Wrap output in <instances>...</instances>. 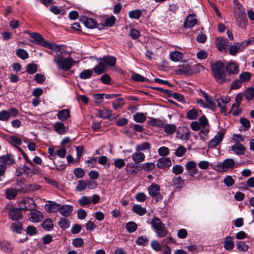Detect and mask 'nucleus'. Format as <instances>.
<instances>
[{"mask_svg":"<svg viewBox=\"0 0 254 254\" xmlns=\"http://www.w3.org/2000/svg\"><path fill=\"white\" fill-rule=\"evenodd\" d=\"M54 62L55 63L59 69L69 70L72 66L76 63V62L70 57L64 58L63 56L61 57H55Z\"/></svg>","mask_w":254,"mask_h":254,"instance_id":"nucleus-2","label":"nucleus"},{"mask_svg":"<svg viewBox=\"0 0 254 254\" xmlns=\"http://www.w3.org/2000/svg\"><path fill=\"white\" fill-rule=\"evenodd\" d=\"M169 57L171 61L177 62L180 61L182 59L183 54L179 51H175L170 53Z\"/></svg>","mask_w":254,"mask_h":254,"instance_id":"nucleus-31","label":"nucleus"},{"mask_svg":"<svg viewBox=\"0 0 254 254\" xmlns=\"http://www.w3.org/2000/svg\"><path fill=\"white\" fill-rule=\"evenodd\" d=\"M243 49L244 48L241 43H235L230 47L229 51L230 55L235 56L238 53L243 51Z\"/></svg>","mask_w":254,"mask_h":254,"instance_id":"nucleus-25","label":"nucleus"},{"mask_svg":"<svg viewBox=\"0 0 254 254\" xmlns=\"http://www.w3.org/2000/svg\"><path fill=\"white\" fill-rule=\"evenodd\" d=\"M225 131L221 130L218 131L215 137L212 139L209 142V146L211 147H214L221 142L225 135Z\"/></svg>","mask_w":254,"mask_h":254,"instance_id":"nucleus-9","label":"nucleus"},{"mask_svg":"<svg viewBox=\"0 0 254 254\" xmlns=\"http://www.w3.org/2000/svg\"><path fill=\"white\" fill-rule=\"evenodd\" d=\"M172 183L173 185H178L180 187L184 186L185 180L182 179L181 177H174L172 178Z\"/></svg>","mask_w":254,"mask_h":254,"instance_id":"nucleus-53","label":"nucleus"},{"mask_svg":"<svg viewBox=\"0 0 254 254\" xmlns=\"http://www.w3.org/2000/svg\"><path fill=\"white\" fill-rule=\"evenodd\" d=\"M28 216L29 220L34 223L41 221L44 218L42 213L36 209L32 210Z\"/></svg>","mask_w":254,"mask_h":254,"instance_id":"nucleus-8","label":"nucleus"},{"mask_svg":"<svg viewBox=\"0 0 254 254\" xmlns=\"http://www.w3.org/2000/svg\"><path fill=\"white\" fill-rule=\"evenodd\" d=\"M132 211L135 213L142 216L146 213V210L139 205H134L132 207Z\"/></svg>","mask_w":254,"mask_h":254,"instance_id":"nucleus-33","label":"nucleus"},{"mask_svg":"<svg viewBox=\"0 0 254 254\" xmlns=\"http://www.w3.org/2000/svg\"><path fill=\"white\" fill-rule=\"evenodd\" d=\"M74 175L78 178H82L85 175V172L83 169L77 168L74 170Z\"/></svg>","mask_w":254,"mask_h":254,"instance_id":"nucleus-58","label":"nucleus"},{"mask_svg":"<svg viewBox=\"0 0 254 254\" xmlns=\"http://www.w3.org/2000/svg\"><path fill=\"white\" fill-rule=\"evenodd\" d=\"M155 167V165L154 163L148 162L143 164L142 168L145 171H149L154 169Z\"/></svg>","mask_w":254,"mask_h":254,"instance_id":"nucleus-60","label":"nucleus"},{"mask_svg":"<svg viewBox=\"0 0 254 254\" xmlns=\"http://www.w3.org/2000/svg\"><path fill=\"white\" fill-rule=\"evenodd\" d=\"M80 21L89 28H94L97 26L96 21L92 18L82 16L80 17Z\"/></svg>","mask_w":254,"mask_h":254,"instance_id":"nucleus-18","label":"nucleus"},{"mask_svg":"<svg viewBox=\"0 0 254 254\" xmlns=\"http://www.w3.org/2000/svg\"><path fill=\"white\" fill-rule=\"evenodd\" d=\"M116 18L114 16H112L105 20L104 25L107 26L111 27L114 24Z\"/></svg>","mask_w":254,"mask_h":254,"instance_id":"nucleus-63","label":"nucleus"},{"mask_svg":"<svg viewBox=\"0 0 254 254\" xmlns=\"http://www.w3.org/2000/svg\"><path fill=\"white\" fill-rule=\"evenodd\" d=\"M145 158V156L144 154L138 151H136L135 152L132 154V159L136 164L144 161Z\"/></svg>","mask_w":254,"mask_h":254,"instance_id":"nucleus-27","label":"nucleus"},{"mask_svg":"<svg viewBox=\"0 0 254 254\" xmlns=\"http://www.w3.org/2000/svg\"><path fill=\"white\" fill-rule=\"evenodd\" d=\"M151 223L158 237L162 238L167 236L168 231L165 228L164 224L159 218H154L152 220Z\"/></svg>","mask_w":254,"mask_h":254,"instance_id":"nucleus-3","label":"nucleus"},{"mask_svg":"<svg viewBox=\"0 0 254 254\" xmlns=\"http://www.w3.org/2000/svg\"><path fill=\"white\" fill-rule=\"evenodd\" d=\"M46 48L54 51L59 56L61 57L62 56L63 52L62 49V45H57L52 43L48 42Z\"/></svg>","mask_w":254,"mask_h":254,"instance_id":"nucleus-23","label":"nucleus"},{"mask_svg":"<svg viewBox=\"0 0 254 254\" xmlns=\"http://www.w3.org/2000/svg\"><path fill=\"white\" fill-rule=\"evenodd\" d=\"M17 56L22 60H25L29 57L28 53L24 49H18L16 53Z\"/></svg>","mask_w":254,"mask_h":254,"instance_id":"nucleus-47","label":"nucleus"},{"mask_svg":"<svg viewBox=\"0 0 254 254\" xmlns=\"http://www.w3.org/2000/svg\"><path fill=\"white\" fill-rule=\"evenodd\" d=\"M232 139L235 143H240V142H243L245 140V137L240 134H234Z\"/></svg>","mask_w":254,"mask_h":254,"instance_id":"nucleus-62","label":"nucleus"},{"mask_svg":"<svg viewBox=\"0 0 254 254\" xmlns=\"http://www.w3.org/2000/svg\"><path fill=\"white\" fill-rule=\"evenodd\" d=\"M126 227L128 232L132 233L137 229V226L135 222L130 221L126 224Z\"/></svg>","mask_w":254,"mask_h":254,"instance_id":"nucleus-51","label":"nucleus"},{"mask_svg":"<svg viewBox=\"0 0 254 254\" xmlns=\"http://www.w3.org/2000/svg\"><path fill=\"white\" fill-rule=\"evenodd\" d=\"M197 21V20L195 18V16L190 14L187 17L184 24V26L185 28H191L196 24Z\"/></svg>","mask_w":254,"mask_h":254,"instance_id":"nucleus-17","label":"nucleus"},{"mask_svg":"<svg viewBox=\"0 0 254 254\" xmlns=\"http://www.w3.org/2000/svg\"><path fill=\"white\" fill-rule=\"evenodd\" d=\"M0 248L2 250L7 253L10 252L12 250L11 245L6 241L2 242L0 243Z\"/></svg>","mask_w":254,"mask_h":254,"instance_id":"nucleus-52","label":"nucleus"},{"mask_svg":"<svg viewBox=\"0 0 254 254\" xmlns=\"http://www.w3.org/2000/svg\"><path fill=\"white\" fill-rule=\"evenodd\" d=\"M231 150L238 155H243L245 153L246 148L241 143H235L231 146Z\"/></svg>","mask_w":254,"mask_h":254,"instance_id":"nucleus-20","label":"nucleus"},{"mask_svg":"<svg viewBox=\"0 0 254 254\" xmlns=\"http://www.w3.org/2000/svg\"><path fill=\"white\" fill-rule=\"evenodd\" d=\"M251 74L247 71H244L239 75V79L242 82H246L251 79Z\"/></svg>","mask_w":254,"mask_h":254,"instance_id":"nucleus-40","label":"nucleus"},{"mask_svg":"<svg viewBox=\"0 0 254 254\" xmlns=\"http://www.w3.org/2000/svg\"><path fill=\"white\" fill-rule=\"evenodd\" d=\"M9 216L12 220L17 221L22 218V214L20 209L12 208L9 212Z\"/></svg>","mask_w":254,"mask_h":254,"instance_id":"nucleus-21","label":"nucleus"},{"mask_svg":"<svg viewBox=\"0 0 254 254\" xmlns=\"http://www.w3.org/2000/svg\"><path fill=\"white\" fill-rule=\"evenodd\" d=\"M43 228L47 231H50L53 228V223L52 219H46L42 223Z\"/></svg>","mask_w":254,"mask_h":254,"instance_id":"nucleus-38","label":"nucleus"},{"mask_svg":"<svg viewBox=\"0 0 254 254\" xmlns=\"http://www.w3.org/2000/svg\"><path fill=\"white\" fill-rule=\"evenodd\" d=\"M37 71V65L34 63H32L27 65L26 71L29 74H34Z\"/></svg>","mask_w":254,"mask_h":254,"instance_id":"nucleus-50","label":"nucleus"},{"mask_svg":"<svg viewBox=\"0 0 254 254\" xmlns=\"http://www.w3.org/2000/svg\"><path fill=\"white\" fill-rule=\"evenodd\" d=\"M235 244L233 238L231 236H227L224 241V248L228 250L231 251L234 248Z\"/></svg>","mask_w":254,"mask_h":254,"instance_id":"nucleus-26","label":"nucleus"},{"mask_svg":"<svg viewBox=\"0 0 254 254\" xmlns=\"http://www.w3.org/2000/svg\"><path fill=\"white\" fill-rule=\"evenodd\" d=\"M234 160L231 158L225 159L222 162L215 166V169L220 172H227L235 167Z\"/></svg>","mask_w":254,"mask_h":254,"instance_id":"nucleus-4","label":"nucleus"},{"mask_svg":"<svg viewBox=\"0 0 254 254\" xmlns=\"http://www.w3.org/2000/svg\"><path fill=\"white\" fill-rule=\"evenodd\" d=\"M235 17L236 19L243 18L246 17L245 9L241 4L237 0L233 1Z\"/></svg>","mask_w":254,"mask_h":254,"instance_id":"nucleus-6","label":"nucleus"},{"mask_svg":"<svg viewBox=\"0 0 254 254\" xmlns=\"http://www.w3.org/2000/svg\"><path fill=\"white\" fill-rule=\"evenodd\" d=\"M171 165V161L169 158H161L157 163V166L160 169H166Z\"/></svg>","mask_w":254,"mask_h":254,"instance_id":"nucleus-22","label":"nucleus"},{"mask_svg":"<svg viewBox=\"0 0 254 254\" xmlns=\"http://www.w3.org/2000/svg\"><path fill=\"white\" fill-rule=\"evenodd\" d=\"M98 60L101 62L104 61L105 64L110 66H114L116 62V59L115 57L109 56H104L102 59H98Z\"/></svg>","mask_w":254,"mask_h":254,"instance_id":"nucleus-29","label":"nucleus"},{"mask_svg":"<svg viewBox=\"0 0 254 254\" xmlns=\"http://www.w3.org/2000/svg\"><path fill=\"white\" fill-rule=\"evenodd\" d=\"M224 66V64L220 61H216L211 64L212 74L217 82L220 84L230 81V79L226 78V73Z\"/></svg>","mask_w":254,"mask_h":254,"instance_id":"nucleus-1","label":"nucleus"},{"mask_svg":"<svg viewBox=\"0 0 254 254\" xmlns=\"http://www.w3.org/2000/svg\"><path fill=\"white\" fill-rule=\"evenodd\" d=\"M185 168L188 171L189 175L194 177L197 173L196 164L193 161H189L185 165Z\"/></svg>","mask_w":254,"mask_h":254,"instance_id":"nucleus-11","label":"nucleus"},{"mask_svg":"<svg viewBox=\"0 0 254 254\" xmlns=\"http://www.w3.org/2000/svg\"><path fill=\"white\" fill-rule=\"evenodd\" d=\"M78 202L81 206L87 205L91 203V199L90 197L83 196L78 200Z\"/></svg>","mask_w":254,"mask_h":254,"instance_id":"nucleus-44","label":"nucleus"},{"mask_svg":"<svg viewBox=\"0 0 254 254\" xmlns=\"http://www.w3.org/2000/svg\"><path fill=\"white\" fill-rule=\"evenodd\" d=\"M158 154L161 156H166L169 153V149L168 147L162 146L158 149Z\"/></svg>","mask_w":254,"mask_h":254,"instance_id":"nucleus-59","label":"nucleus"},{"mask_svg":"<svg viewBox=\"0 0 254 254\" xmlns=\"http://www.w3.org/2000/svg\"><path fill=\"white\" fill-rule=\"evenodd\" d=\"M73 206L70 205H61L59 209L60 213L64 217H68L72 214Z\"/></svg>","mask_w":254,"mask_h":254,"instance_id":"nucleus-14","label":"nucleus"},{"mask_svg":"<svg viewBox=\"0 0 254 254\" xmlns=\"http://www.w3.org/2000/svg\"><path fill=\"white\" fill-rule=\"evenodd\" d=\"M198 115V111L195 109H192L187 112L186 117L189 120H193L196 119Z\"/></svg>","mask_w":254,"mask_h":254,"instance_id":"nucleus-34","label":"nucleus"},{"mask_svg":"<svg viewBox=\"0 0 254 254\" xmlns=\"http://www.w3.org/2000/svg\"><path fill=\"white\" fill-rule=\"evenodd\" d=\"M61 205L55 202L50 201L45 205V210L49 212H54L59 211Z\"/></svg>","mask_w":254,"mask_h":254,"instance_id":"nucleus-24","label":"nucleus"},{"mask_svg":"<svg viewBox=\"0 0 254 254\" xmlns=\"http://www.w3.org/2000/svg\"><path fill=\"white\" fill-rule=\"evenodd\" d=\"M142 15V12L140 9H135L129 11V17L132 19H138Z\"/></svg>","mask_w":254,"mask_h":254,"instance_id":"nucleus-41","label":"nucleus"},{"mask_svg":"<svg viewBox=\"0 0 254 254\" xmlns=\"http://www.w3.org/2000/svg\"><path fill=\"white\" fill-rule=\"evenodd\" d=\"M237 247L239 250L243 252H246L249 249L248 245L242 241L239 242L237 244Z\"/></svg>","mask_w":254,"mask_h":254,"instance_id":"nucleus-57","label":"nucleus"},{"mask_svg":"<svg viewBox=\"0 0 254 254\" xmlns=\"http://www.w3.org/2000/svg\"><path fill=\"white\" fill-rule=\"evenodd\" d=\"M224 184L228 187L233 186L235 183L234 179L230 176H228L224 179Z\"/></svg>","mask_w":254,"mask_h":254,"instance_id":"nucleus-64","label":"nucleus"},{"mask_svg":"<svg viewBox=\"0 0 254 254\" xmlns=\"http://www.w3.org/2000/svg\"><path fill=\"white\" fill-rule=\"evenodd\" d=\"M112 115V112L110 110L104 109L98 111V116L100 118L106 119L109 118Z\"/></svg>","mask_w":254,"mask_h":254,"instance_id":"nucleus-39","label":"nucleus"},{"mask_svg":"<svg viewBox=\"0 0 254 254\" xmlns=\"http://www.w3.org/2000/svg\"><path fill=\"white\" fill-rule=\"evenodd\" d=\"M58 225L63 230H65L69 227L70 223L67 219L62 218L58 222Z\"/></svg>","mask_w":254,"mask_h":254,"instance_id":"nucleus-36","label":"nucleus"},{"mask_svg":"<svg viewBox=\"0 0 254 254\" xmlns=\"http://www.w3.org/2000/svg\"><path fill=\"white\" fill-rule=\"evenodd\" d=\"M106 65L103 62L100 61L99 64L96 65L93 69L95 73L97 74H101L106 71Z\"/></svg>","mask_w":254,"mask_h":254,"instance_id":"nucleus-30","label":"nucleus"},{"mask_svg":"<svg viewBox=\"0 0 254 254\" xmlns=\"http://www.w3.org/2000/svg\"><path fill=\"white\" fill-rule=\"evenodd\" d=\"M133 120L137 123H143L146 120V117L142 113H138L133 115Z\"/></svg>","mask_w":254,"mask_h":254,"instance_id":"nucleus-43","label":"nucleus"},{"mask_svg":"<svg viewBox=\"0 0 254 254\" xmlns=\"http://www.w3.org/2000/svg\"><path fill=\"white\" fill-rule=\"evenodd\" d=\"M131 78L133 80L138 82H146L149 80L139 74L133 72L131 75Z\"/></svg>","mask_w":254,"mask_h":254,"instance_id":"nucleus-42","label":"nucleus"},{"mask_svg":"<svg viewBox=\"0 0 254 254\" xmlns=\"http://www.w3.org/2000/svg\"><path fill=\"white\" fill-rule=\"evenodd\" d=\"M184 168L180 165H176L172 167V172L176 175H179L183 173Z\"/></svg>","mask_w":254,"mask_h":254,"instance_id":"nucleus-54","label":"nucleus"},{"mask_svg":"<svg viewBox=\"0 0 254 254\" xmlns=\"http://www.w3.org/2000/svg\"><path fill=\"white\" fill-rule=\"evenodd\" d=\"M151 148L150 144L148 142H144L135 146V150L139 152L145 150H149Z\"/></svg>","mask_w":254,"mask_h":254,"instance_id":"nucleus-32","label":"nucleus"},{"mask_svg":"<svg viewBox=\"0 0 254 254\" xmlns=\"http://www.w3.org/2000/svg\"><path fill=\"white\" fill-rule=\"evenodd\" d=\"M215 43L218 49L220 51H223L226 49L228 41L223 37H219L216 39Z\"/></svg>","mask_w":254,"mask_h":254,"instance_id":"nucleus-16","label":"nucleus"},{"mask_svg":"<svg viewBox=\"0 0 254 254\" xmlns=\"http://www.w3.org/2000/svg\"><path fill=\"white\" fill-rule=\"evenodd\" d=\"M31 37L35 40L34 43L41 45L42 47H46L48 42L44 40L42 36L38 33H31L30 34Z\"/></svg>","mask_w":254,"mask_h":254,"instance_id":"nucleus-13","label":"nucleus"},{"mask_svg":"<svg viewBox=\"0 0 254 254\" xmlns=\"http://www.w3.org/2000/svg\"><path fill=\"white\" fill-rule=\"evenodd\" d=\"M176 73L178 75H190L192 73L190 66L189 64H183L179 66V68L176 69Z\"/></svg>","mask_w":254,"mask_h":254,"instance_id":"nucleus-12","label":"nucleus"},{"mask_svg":"<svg viewBox=\"0 0 254 254\" xmlns=\"http://www.w3.org/2000/svg\"><path fill=\"white\" fill-rule=\"evenodd\" d=\"M57 117L61 121H65L70 117V111L68 109H63L57 114Z\"/></svg>","mask_w":254,"mask_h":254,"instance_id":"nucleus-28","label":"nucleus"},{"mask_svg":"<svg viewBox=\"0 0 254 254\" xmlns=\"http://www.w3.org/2000/svg\"><path fill=\"white\" fill-rule=\"evenodd\" d=\"M187 152L186 148L182 145H180L175 152V154L178 157L183 156Z\"/></svg>","mask_w":254,"mask_h":254,"instance_id":"nucleus-49","label":"nucleus"},{"mask_svg":"<svg viewBox=\"0 0 254 254\" xmlns=\"http://www.w3.org/2000/svg\"><path fill=\"white\" fill-rule=\"evenodd\" d=\"M93 71L90 69H86L82 71L79 76L81 79H86L89 78L92 75Z\"/></svg>","mask_w":254,"mask_h":254,"instance_id":"nucleus-46","label":"nucleus"},{"mask_svg":"<svg viewBox=\"0 0 254 254\" xmlns=\"http://www.w3.org/2000/svg\"><path fill=\"white\" fill-rule=\"evenodd\" d=\"M19 205L20 210L27 211L34 207L35 201L31 197H26L19 202Z\"/></svg>","mask_w":254,"mask_h":254,"instance_id":"nucleus-5","label":"nucleus"},{"mask_svg":"<svg viewBox=\"0 0 254 254\" xmlns=\"http://www.w3.org/2000/svg\"><path fill=\"white\" fill-rule=\"evenodd\" d=\"M22 225L19 222H15L13 223L11 226V229L13 232L20 233L22 230Z\"/></svg>","mask_w":254,"mask_h":254,"instance_id":"nucleus-48","label":"nucleus"},{"mask_svg":"<svg viewBox=\"0 0 254 254\" xmlns=\"http://www.w3.org/2000/svg\"><path fill=\"white\" fill-rule=\"evenodd\" d=\"M9 119L8 112L6 110H2L0 112V121H7Z\"/></svg>","mask_w":254,"mask_h":254,"instance_id":"nucleus-61","label":"nucleus"},{"mask_svg":"<svg viewBox=\"0 0 254 254\" xmlns=\"http://www.w3.org/2000/svg\"><path fill=\"white\" fill-rule=\"evenodd\" d=\"M53 127L55 131L59 134H64L68 131V127L61 122L55 123L53 125Z\"/></svg>","mask_w":254,"mask_h":254,"instance_id":"nucleus-15","label":"nucleus"},{"mask_svg":"<svg viewBox=\"0 0 254 254\" xmlns=\"http://www.w3.org/2000/svg\"><path fill=\"white\" fill-rule=\"evenodd\" d=\"M245 97L248 101L252 100L254 97V88L249 87L245 93Z\"/></svg>","mask_w":254,"mask_h":254,"instance_id":"nucleus-45","label":"nucleus"},{"mask_svg":"<svg viewBox=\"0 0 254 254\" xmlns=\"http://www.w3.org/2000/svg\"><path fill=\"white\" fill-rule=\"evenodd\" d=\"M226 70L228 73L237 74L239 72V67L235 62L230 61L226 66Z\"/></svg>","mask_w":254,"mask_h":254,"instance_id":"nucleus-10","label":"nucleus"},{"mask_svg":"<svg viewBox=\"0 0 254 254\" xmlns=\"http://www.w3.org/2000/svg\"><path fill=\"white\" fill-rule=\"evenodd\" d=\"M87 185L86 182L85 181L81 180L78 182V184L76 187V189L77 190L81 191L85 189Z\"/></svg>","mask_w":254,"mask_h":254,"instance_id":"nucleus-56","label":"nucleus"},{"mask_svg":"<svg viewBox=\"0 0 254 254\" xmlns=\"http://www.w3.org/2000/svg\"><path fill=\"white\" fill-rule=\"evenodd\" d=\"M176 130V127L173 124H166L164 127V131L165 133L171 134Z\"/></svg>","mask_w":254,"mask_h":254,"instance_id":"nucleus-37","label":"nucleus"},{"mask_svg":"<svg viewBox=\"0 0 254 254\" xmlns=\"http://www.w3.org/2000/svg\"><path fill=\"white\" fill-rule=\"evenodd\" d=\"M148 191L149 195L152 197H156V200L159 201L163 198L160 194V187L157 184H153L148 188Z\"/></svg>","mask_w":254,"mask_h":254,"instance_id":"nucleus-7","label":"nucleus"},{"mask_svg":"<svg viewBox=\"0 0 254 254\" xmlns=\"http://www.w3.org/2000/svg\"><path fill=\"white\" fill-rule=\"evenodd\" d=\"M14 162V159L11 155L7 154L0 157V165L4 168H6L8 165H10Z\"/></svg>","mask_w":254,"mask_h":254,"instance_id":"nucleus-19","label":"nucleus"},{"mask_svg":"<svg viewBox=\"0 0 254 254\" xmlns=\"http://www.w3.org/2000/svg\"><path fill=\"white\" fill-rule=\"evenodd\" d=\"M17 194V190L13 188L7 189L5 190L6 197L8 199H13Z\"/></svg>","mask_w":254,"mask_h":254,"instance_id":"nucleus-35","label":"nucleus"},{"mask_svg":"<svg viewBox=\"0 0 254 254\" xmlns=\"http://www.w3.org/2000/svg\"><path fill=\"white\" fill-rule=\"evenodd\" d=\"M240 122L241 125L244 127L245 130H248L250 127V121L246 118H241L240 119Z\"/></svg>","mask_w":254,"mask_h":254,"instance_id":"nucleus-55","label":"nucleus"}]
</instances>
